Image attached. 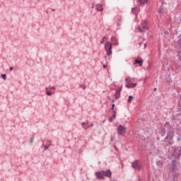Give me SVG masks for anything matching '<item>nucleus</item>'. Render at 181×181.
Returning a JSON list of instances; mask_svg holds the SVG:
<instances>
[{
    "label": "nucleus",
    "mask_w": 181,
    "mask_h": 181,
    "mask_svg": "<svg viewBox=\"0 0 181 181\" xmlns=\"http://www.w3.org/2000/svg\"><path fill=\"white\" fill-rule=\"evenodd\" d=\"M148 23H146V21H143L141 22V26L138 28V30H139L141 33H144V32L148 30Z\"/></svg>",
    "instance_id": "nucleus-3"
},
{
    "label": "nucleus",
    "mask_w": 181,
    "mask_h": 181,
    "mask_svg": "<svg viewBox=\"0 0 181 181\" xmlns=\"http://www.w3.org/2000/svg\"><path fill=\"white\" fill-rule=\"evenodd\" d=\"M54 11H56V9H54V8H52V12H54Z\"/></svg>",
    "instance_id": "nucleus-36"
},
{
    "label": "nucleus",
    "mask_w": 181,
    "mask_h": 181,
    "mask_svg": "<svg viewBox=\"0 0 181 181\" xmlns=\"http://www.w3.org/2000/svg\"><path fill=\"white\" fill-rule=\"evenodd\" d=\"M175 156H180L181 155V147H178L174 152Z\"/></svg>",
    "instance_id": "nucleus-10"
},
{
    "label": "nucleus",
    "mask_w": 181,
    "mask_h": 181,
    "mask_svg": "<svg viewBox=\"0 0 181 181\" xmlns=\"http://www.w3.org/2000/svg\"><path fill=\"white\" fill-rule=\"evenodd\" d=\"M115 107V104H112V107L110 108V110H114V107Z\"/></svg>",
    "instance_id": "nucleus-21"
},
{
    "label": "nucleus",
    "mask_w": 181,
    "mask_h": 181,
    "mask_svg": "<svg viewBox=\"0 0 181 181\" xmlns=\"http://www.w3.org/2000/svg\"><path fill=\"white\" fill-rule=\"evenodd\" d=\"M146 47V44H144V49Z\"/></svg>",
    "instance_id": "nucleus-38"
},
{
    "label": "nucleus",
    "mask_w": 181,
    "mask_h": 181,
    "mask_svg": "<svg viewBox=\"0 0 181 181\" xmlns=\"http://www.w3.org/2000/svg\"><path fill=\"white\" fill-rule=\"evenodd\" d=\"M173 136H175V129H173V127L169 126L168 128L167 136L164 139L167 146L169 145H173Z\"/></svg>",
    "instance_id": "nucleus-1"
},
{
    "label": "nucleus",
    "mask_w": 181,
    "mask_h": 181,
    "mask_svg": "<svg viewBox=\"0 0 181 181\" xmlns=\"http://www.w3.org/2000/svg\"><path fill=\"white\" fill-rule=\"evenodd\" d=\"M113 115H112V117L113 118H116V117H117V112L116 111H115V110H113Z\"/></svg>",
    "instance_id": "nucleus-18"
},
{
    "label": "nucleus",
    "mask_w": 181,
    "mask_h": 181,
    "mask_svg": "<svg viewBox=\"0 0 181 181\" xmlns=\"http://www.w3.org/2000/svg\"><path fill=\"white\" fill-rule=\"evenodd\" d=\"M105 39H107V37H106L105 36H104V37H103V40L104 41V40H105Z\"/></svg>",
    "instance_id": "nucleus-30"
},
{
    "label": "nucleus",
    "mask_w": 181,
    "mask_h": 181,
    "mask_svg": "<svg viewBox=\"0 0 181 181\" xmlns=\"http://www.w3.org/2000/svg\"><path fill=\"white\" fill-rule=\"evenodd\" d=\"M100 43H102V44L104 43V40H103L100 42Z\"/></svg>",
    "instance_id": "nucleus-37"
},
{
    "label": "nucleus",
    "mask_w": 181,
    "mask_h": 181,
    "mask_svg": "<svg viewBox=\"0 0 181 181\" xmlns=\"http://www.w3.org/2000/svg\"><path fill=\"white\" fill-rule=\"evenodd\" d=\"M153 90H154V91H156V88H154V89H153Z\"/></svg>",
    "instance_id": "nucleus-40"
},
{
    "label": "nucleus",
    "mask_w": 181,
    "mask_h": 181,
    "mask_svg": "<svg viewBox=\"0 0 181 181\" xmlns=\"http://www.w3.org/2000/svg\"><path fill=\"white\" fill-rule=\"evenodd\" d=\"M132 100H134V97L132 95L129 96L127 103H131L132 102Z\"/></svg>",
    "instance_id": "nucleus-16"
},
{
    "label": "nucleus",
    "mask_w": 181,
    "mask_h": 181,
    "mask_svg": "<svg viewBox=\"0 0 181 181\" xmlns=\"http://www.w3.org/2000/svg\"><path fill=\"white\" fill-rule=\"evenodd\" d=\"M137 83H129L126 84V88H134L136 87Z\"/></svg>",
    "instance_id": "nucleus-11"
},
{
    "label": "nucleus",
    "mask_w": 181,
    "mask_h": 181,
    "mask_svg": "<svg viewBox=\"0 0 181 181\" xmlns=\"http://www.w3.org/2000/svg\"><path fill=\"white\" fill-rule=\"evenodd\" d=\"M93 124H90V127H93Z\"/></svg>",
    "instance_id": "nucleus-43"
},
{
    "label": "nucleus",
    "mask_w": 181,
    "mask_h": 181,
    "mask_svg": "<svg viewBox=\"0 0 181 181\" xmlns=\"http://www.w3.org/2000/svg\"><path fill=\"white\" fill-rule=\"evenodd\" d=\"M112 121H113L112 117L109 119V122H112Z\"/></svg>",
    "instance_id": "nucleus-24"
},
{
    "label": "nucleus",
    "mask_w": 181,
    "mask_h": 181,
    "mask_svg": "<svg viewBox=\"0 0 181 181\" xmlns=\"http://www.w3.org/2000/svg\"><path fill=\"white\" fill-rule=\"evenodd\" d=\"M132 167L134 170H141V163H139V161L138 160H134L133 163H132Z\"/></svg>",
    "instance_id": "nucleus-4"
},
{
    "label": "nucleus",
    "mask_w": 181,
    "mask_h": 181,
    "mask_svg": "<svg viewBox=\"0 0 181 181\" xmlns=\"http://www.w3.org/2000/svg\"><path fill=\"white\" fill-rule=\"evenodd\" d=\"M45 151H46L47 149H49V146H45Z\"/></svg>",
    "instance_id": "nucleus-25"
},
{
    "label": "nucleus",
    "mask_w": 181,
    "mask_h": 181,
    "mask_svg": "<svg viewBox=\"0 0 181 181\" xmlns=\"http://www.w3.org/2000/svg\"><path fill=\"white\" fill-rule=\"evenodd\" d=\"M127 131V128L122 125H119L117 127V134L119 135H124Z\"/></svg>",
    "instance_id": "nucleus-5"
},
{
    "label": "nucleus",
    "mask_w": 181,
    "mask_h": 181,
    "mask_svg": "<svg viewBox=\"0 0 181 181\" xmlns=\"http://www.w3.org/2000/svg\"><path fill=\"white\" fill-rule=\"evenodd\" d=\"M48 142H49V145H52V144H51L52 141L48 140Z\"/></svg>",
    "instance_id": "nucleus-35"
},
{
    "label": "nucleus",
    "mask_w": 181,
    "mask_h": 181,
    "mask_svg": "<svg viewBox=\"0 0 181 181\" xmlns=\"http://www.w3.org/2000/svg\"><path fill=\"white\" fill-rule=\"evenodd\" d=\"M95 175L98 179H104V174L103 173V171L96 172Z\"/></svg>",
    "instance_id": "nucleus-7"
},
{
    "label": "nucleus",
    "mask_w": 181,
    "mask_h": 181,
    "mask_svg": "<svg viewBox=\"0 0 181 181\" xmlns=\"http://www.w3.org/2000/svg\"><path fill=\"white\" fill-rule=\"evenodd\" d=\"M33 137H32L31 139H30V144H33Z\"/></svg>",
    "instance_id": "nucleus-22"
},
{
    "label": "nucleus",
    "mask_w": 181,
    "mask_h": 181,
    "mask_svg": "<svg viewBox=\"0 0 181 181\" xmlns=\"http://www.w3.org/2000/svg\"><path fill=\"white\" fill-rule=\"evenodd\" d=\"M175 166H176V161L173 160L172 163H171V166H170V170H172V171L175 170Z\"/></svg>",
    "instance_id": "nucleus-14"
},
{
    "label": "nucleus",
    "mask_w": 181,
    "mask_h": 181,
    "mask_svg": "<svg viewBox=\"0 0 181 181\" xmlns=\"http://www.w3.org/2000/svg\"><path fill=\"white\" fill-rule=\"evenodd\" d=\"M52 90H53V91H54V90H56V88L52 87V88H51V91H52Z\"/></svg>",
    "instance_id": "nucleus-26"
},
{
    "label": "nucleus",
    "mask_w": 181,
    "mask_h": 181,
    "mask_svg": "<svg viewBox=\"0 0 181 181\" xmlns=\"http://www.w3.org/2000/svg\"><path fill=\"white\" fill-rule=\"evenodd\" d=\"M13 70V67H10V71H12Z\"/></svg>",
    "instance_id": "nucleus-32"
},
{
    "label": "nucleus",
    "mask_w": 181,
    "mask_h": 181,
    "mask_svg": "<svg viewBox=\"0 0 181 181\" xmlns=\"http://www.w3.org/2000/svg\"><path fill=\"white\" fill-rule=\"evenodd\" d=\"M140 5H145L148 2V0H138Z\"/></svg>",
    "instance_id": "nucleus-15"
},
{
    "label": "nucleus",
    "mask_w": 181,
    "mask_h": 181,
    "mask_svg": "<svg viewBox=\"0 0 181 181\" xmlns=\"http://www.w3.org/2000/svg\"><path fill=\"white\" fill-rule=\"evenodd\" d=\"M116 25H117V27H119V26L121 25L119 24V23H117Z\"/></svg>",
    "instance_id": "nucleus-27"
},
{
    "label": "nucleus",
    "mask_w": 181,
    "mask_h": 181,
    "mask_svg": "<svg viewBox=\"0 0 181 181\" xmlns=\"http://www.w3.org/2000/svg\"><path fill=\"white\" fill-rule=\"evenodd\" d=\"M102 173H103V177L105 176L106 177H111L112 175V173L110 170L102 171Z\"/></svg>",
    "instance_id": "nucleus-6"
},
{
    "label": "nucleus",
    "mask_w": 181,
    "mask_h": 181,
    "mask_svg": "<svg viewBox=\"0 0 181 181\" xmlns=\"http://www.w3.org/2000/svg\"><path fill=\"white\" fill-rule=\"evenodd\" d=\"M142 45V42H139V46H141Z\"/></svg>",
    "instance_id": "nucleus-34"
},
{
    "label": "nucleus",
    "mask_w": 181,
    "mask_h": 181,
    "mask_svg": "<svg viewBox=\"0 0 181 181\" xmlns=\"http://www.w3.org/2000/svg\"><path fill=\"white\" fill-rule=\"evenodd\" d=\"M132 81H134L135 80V78H132Z\"/></svg>",
    "instance_id": "nucleus-39"
},
{
    "label": "nucleus",
    "mask_w": 181,
    "mask_h": 181,
    "mask_svg": "<svg viewBox=\"0 0 181 181\" xmlns=\"http://www.w3.org/2000/svg\"><path fill=\"white\" fill-rule=\"evenodd\" d=\"M114 148H115V151H118V148H117L116 146H114Z\"/></svg>",
    "instance_id": "nucleus-29"
},
{
    "label": "nucleus",
    "mask_w": 181,
    "mask_h": 181,
    "mask_svg": "<svg viewBox=\"0 0 181 181\" xmlns=\"http://www.w3.org/2000/svg\"><path fill=\"white\" fill-rule=\"evenodd\" d=\"M46 94L47 95H52V92L47 91Z\"/></svg>",
    "instance_id": "nucleus-20"
},
{
    "label": "nucleus",
    "mask_w": 181,
    "mask_h": 181,
    "mask_svg": "<svg viewBox=\"0 0 181 181\" xmlns=\"http://www.w3.org/2000/svg\"><path fill=\"white\" fill-rule=\"evenodd\" d=\"M112 141H114V137H111V141L112 142Z\"/></svg>",
    "instance_id": "nucleus-33"
},
{
    "label": "nucleus",
    "mask_w": 181,
    "mask_h": 181,
    "mask_svg": "<svg viewBox=\"0 0 181 181\" xmlns=\"http://www.w3.org/2000/svg\"><path fill=\"white\" fill-rule=\"evenodd\" d=\"M79 87L81 88H83V90H86V86H84V85H80Z\"/></svg>",
    "instance_id": "nucleus-19"
},
{
    "label": "nucleus",
    "mask_w": 181,
    "mask_h": 181,
    "mask_svg": "<svg viewBox=\"0 0 181 181\" xmlns=\"http://www.w3.org/2000/svg\"><path fill=\"white\" fill-rule=\"evenodd\" d=\"M1 78H3V80H6V74H1Z\"/></svg>",
    "instance_id": "nucleus-17"
},
{
    "label": "nucleus",
    "mask_w": 181,
    "mask_h": 181,
    "mask_svg": "<svg viewBox=\"0 0 181 181\" xmlns=\"http://www.w3.org/2000/svg\"><path fill=\"white\" fill-rule=\"evenodd\" d=\"M103 69H107V65H103Z\"/></svg>",
    "instance_id": "nucleus-31"
},
{
    "label": "nucleus",
    "mask_w": 181,
    "mask_h": 181,
    "mask_svg": "<svg viewBox=\"0 0 181 181\" xmlns=\"http://www.w3.org/2000/svg\"><path fill=\"white\" fill-rule=\"evenodd\" d=\"M81 125H82V127H84V125H86V123L85 122H82Z\"/></svg>",
    "instance_id": "nucleus-28"
},
{
    "label": "nucleus",
    "mask_w": 181,
    "mask_h": 181,
    "mask_svg": "<svg viewBox=\"0 0 181 181\" xmlns=\"http://www.w3.org/2000/svg\"><path fill=\"white\" fill-rule=\"evenodd\" d=\"M143 63H144V60H142V59H135L134 64H139V66L141 67V66H142Z\"/></svg>",
    "instance_id": "nucleus-12"
},
{
    "label": "nucleus",
    "mask_w": 181,
    "mask_h": 181,
    "mask_svg": "<svg viewBox=\"0 0 181 181\" xmlns=\"http://www.w3.org/2000/svg\"><path fill=\"white\" fill-rule=\"evenodd\" d=\"M105 49L107 52V56H111L112 54V45L110 42H107L105 45Z\"/></svg>",
    "instance_id": "nucleus-2"
},
{
    "label": "nucleus",
    "mask_w": 181,
    "mask_h": 181,
    "mask_svg": "<svg viewBox=\"0 0 181 181\" xmlns=\"http://www.w3.org/2000/svg\"><path fill=\"white\" fill-rule=\"evenodd\" d=\"M86 125H88V122H87V123H86Z\"/></svg>",
    "instance_id": "nucleus-41"
},
{
    "label": "nucleus",
    "mask_w": 181,
    "mask_h": 181,
    "mask_svg": "<svg viewBox=\"0 0 181 181\" xmlns=\"http://www.w3.org/2000/svg\"><path fill=\"white\" fill-rule=\"evenodd\" d=\"M177 141H178V142H180V141H181V136H180V137H178V138L177 139Z\"/></svg>",
    "instance_id": "nucleus-23"
},
{
    "label": "nucleus",
    "mask_w": 181,
    "mask_h": 181,
    "mask_svg": "<svg viewBox=\"0 0 181 181\" xmlns=\"http://www.w3.org/2000/svg\"><path fill=\"white\" fill-rule=\"evenodd\" d=\"M111 41L115 46H118V39H117V37L112 36L111 37Z\"/></svg>",
    "instance_id": "nucleus-9"
},
{
    "label": "nucleus",
    "mask_w": 181,
    "mask_h": 181,
    "mask_svg": "<svg viewBox=\"0 0 181 181\" xmlns=\"http://www.w3.org/2000/svg\"><path fill=\"white\" fill-rule=\"evenodd\" d=\"M121 90H122V88H119L118 90H116V92L114 95V96L115 97V100L121 97Z\"/></svg>",
    "instance_id": "nucleus-8"
},
{
    "label": "nucleus",
    "mask_w": 181,
    "mask_h": 181,
    "mask_svg": "<svg viewBox=\"0 0 181 181\" xmlns=\"http://www.w3.org/2000/svg\"><path fill=\"white\" fill-rule=\"evenodd\" d=\"M96 11H98V12H103V11H104V8H103V6L98 4L96 5Z\"/></svg>",
    "instance_id": "nucleus-13"
},
{
    "label": "nucleus",
    "mask_w": 181,
    "mask_h": 181,
    "mask_svg": "<svg viewBox=\"0 0 181 181\" xmlns=\"http://www.w3.org/2000/svg\"><path fill=\"white\" fill-rule=\"evenodd\" d=\"M125 81L127 82V81H128V78H127V79L125 80Z\"/></svg>",
    "instance_id": "nucleus-42"
}]
</instances>
